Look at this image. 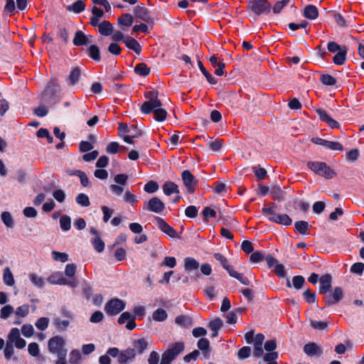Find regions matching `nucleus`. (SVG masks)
Wrapping results in <instances>:
<instances>
[{
  "instance_id": "f257e3e1",
  "label": "nucleus",
  "mask_w": 364,
  "mask_h": 364,
  "mask_svg": "<svg viewBox=\"0 0 364 364\" xmlns=\"http://www.w3.org/2000/svg\"><path fill=\"white\" fill-rule=\"evenodd\" d=\"M66 341L60 336L52 337L48 341V350L51 353H54L58 357L55 364H67L66 355L67 349L65 348Z\"/></svg>"
},
{
  "instance_id": "f03ea898",
  "label": "nucleus",
  "mask_w": 364,
  "mask_h": 364,
  "mask_svg": "<svg viewBox=\"0 0 364 364\" xmlns=\"http://www.w3.org/2000/svg\"><path fill=\"white\" fill-rule=\"evenodd\" d=\"M107 353L112 358H117L119 364H128L132 362L136 357L135 349L131 348L119 350L118 348L113 347L109 348Z\"/></svg>"
},
{
  "instance_id": "7ed1b4c3",
  "label": "nucleus",
  "mask_w": 364,
  "mask_h": 364,
  "mask_svg": "<svg viewBox=\"0 0 364 364\" xmlns=\"http://www.w3.org/2000/svg\"><path fill=\"white\" fill-rule=\"evenodd\" d=\"M183 350L184 343L183 342L171 344L168 348L163 353L159 364H171Z\"/></svg>"
},
{
  "instance_id": "20e7f679",
  "label": "nucleus",
  "mask_w": 364,
  "mask_h": 364,
  "mask_svg": "<svg viewBox=\"0 0 364 364\" xmlns=\"http://www.w3.org/2000/svg\"><path fill=\"white\" fill-rule=\"evenodd\" d=\"M55 82L50 81L43 94V100L50 105L56 104L60 99V87Z\"/></svg>"
},
{
  "instance_id": "39448f33",
  "label": "nucleus",
  "mask_w": 364,
  "mask_h": 364,
  "mask_svg": "<svg viewBox=\"0 0 364 364\" xmlns=\"http://www.w3.org/2000/svg\"><path fill=\"white\" fill-rule=\"evenodd\" d=\"M307 166L315 173L327 179L332 178L336 176L334 171L323 162L310 161Z\"/></svg>"
},
{
  "instance_id": "423d86ee",
  "label": "nucleus",
  "mask_w": 364,
  "mask_h": 364,
  "mask_svg": "<svg viewBox=\"0 0 364 364\" xmlns=\"http://www.w3.org/2000/svg\"><path fill=\"white\" fill-rule=\"evenodd\" d=\"M147 101L143 102L141 105V112L144 114H149L153 109L156 107H161V102L158 99V92L156 91H149L145 94Z\"/></svg>"
},
{
  "instance_id": "0eeeda50",
  "label": "nucleus",
  "mask_w": 364,
  "mask_h": 364,
  "mask_svg": "<svg viewBox=\"0 0 364 364\" xmlns=\"http://www.w3.org/2000/svg\"><path fill=\"white\" fill-rule=\"evenodd\" d=\"M247 8L256 15H267L270 13L272 4L267 0H255L250 1Z\"/></svg>"
},
{
  "instance_id": "6e6552de",
  "label": "nucleus",
  "mask_w": 364,
  "mask_h": 364,
  "mask_svg": "<svg viewBox=\"0 0 364 364\" xmlns=\"http://www.w3.org/2000/svg\"><path fill=\"white\" fill-rule=\"evenodd\" d=\"M126 304L122 299L114 298L109 300L105 306V312L109 316H115L124 309Z\"/></svg>"
},
{
  "instance_id": "1a4fd4ad",
  "label": "nucleus",
  "mask_w": 364,
  "mask_h": 364,
  "mask_svg": "<svg viewBox=\"0 0 364 364\" xmlns=\"http://www.w3.org/2000/svg\"><path fill=\"white\" fill-rule=\"evenodd\" d=\"M7 342L11 344H14V346L19 349L25 348L26 345V341L21 338L20 331L17 328H13L11 329L8 334Z\"/></svg>"
},
{
  "instance_id": "9d476101",
  "label": "nucleus",
  "mask_w": 364,
  "mask_h": 364,
  "mask_svg": "<svg viewBox=\"0 0 364 364\" xmlns=\"http://www.w3.org/2000/svg\"><path fill=\"white\" fill-rule=\"evenodd\" d=\"M164 208V203L157 197L151 198L144 206V209L156 213H161Z\"/></svg>"
},
{
  "instance_id": "9b49d317",
  "label": "nucleus",
  "mask_w": 364,
  "mask_h": 364,
  "mask_svg": "<svg viewBox=\"0 0 364 364\" xmlns=\"http://www.w3.org/2000/svg\"><path fill=\"white\" fill-rule=\"evenodd\" d=\"M155 220L156 222V225L159 229L171 237H176L177 232L176 231L170 226L163 218L160 217H155Z\"/></svg>"
},
{
  "instance_id": "f8f14e48",
  "label": "nucleus",
  "mask_w": 364,
  "mask_h": 364,
  "mask_svg": "<svg viewBox=\"0 0 364 364\" xmlns=\"http://www.w3.org/2000/svg\"><path fill=\"white\" fill-rule=\"evenodd\" d=\"M319 293L321 294H326L331 291L332 288V277L331 274H325L319 279Z\"/></svg>"
},
{
  "instance_id": "ddd939ff",
  "label": "nucleus",
  "mask_w": 364,
  "mask_h": 364,
  "mask_svg": "<svg viewBox=\"0 0 364 364\" xmlns=\"http://www.w3.org/2000/svg\"><path fill=\"white\" fill-rule=\"evenodd\" d=\"M343 297V291L341 287H335L332 296L326 295L324 297L326 305L330 306L339 302Z\"/></svg>"
},
{
  "instance_id": "4468645a",
  "label": "nucleus",
  "mask_w": 364,
  "mask_h": 364,
  "mask_svg": "<svg viewBox=\"0 0 364 364\" xmlns=\"http://www.w3.org/2000/svg\"><path fill=\"white\" fill-rule=\"evenodd\" d=\"M182 179L188 191L190 193H193L196 186V181L194 179V176L189 171L186 170L182 173Z\"/></svg>"
},
{
  "instance_id": "2eb2a0df",
  "label": "nucleus",
  "mask_w": 364,
  "mask_h": 364,
  "mask_svg": "<svg viewBox=\"0 0 364 364\" xmlns=\"http://www.w3.org/2000/svg\"><path fill=\"white\" fill-rule=\"evenodd\" d=\"M134 13L136 18L145 22H150L151 20V16L149 10L143 6L138 5L135 6L134 9Z\"/></svg>"
},
{
  "instance_id": "dca6fc26",
  "label": "nucleus",
  "mask_w": 364,
  "mask_h": 364,
  "mask_svg": "<svg viewBox=\"0 0 364 364\" xmlns=\"http://www.w3.org/2000/svg\"><path fill=\"white\" fill-rule=\"evenodd\" d=\"M128 321V323L126 325V328L128 330H133L136 327V323L134 321V316L133 314H130L129 312H124L121 314L118 319V323L119 324H123L126 321Z\"/></svg>"
},
{
  "instance_id": "f3484780",
  "label": "nucleus",
  "mask_w": 364,
  "mask_h": 364,
  "mask_svg": "<svg viewBox=\"0 0 364 364\" xmlns=\"http://www.w3.org/2000/svg\"><path fill=\"white\" fill-rule=\"evenodd\" d=\"M304 353L309 356L320 355L323 353L321 347L315 343H309L304 347Z\"/></svg>"
},
{
  "instance_id": "a211bd4d",
  "label": "nucleus",
  "mask_w": 364,
  "mask_h": 364,
  "mask_svg": "<svg viewBox=\"0 0 364 364\" xmlns=\"http://www.w3.org/2000/svg\"><path fill=\"white\" fill-rule=\"evenodd\" d=\"M304 16L310 20L316 19L318 16V11L314 5H308L304 9Z\"/></svg>"
},
{
  "instance_id": "6ab92c4d",
  "label": "nucleus",
  "mask_w": 364,
  "mask_h": 364,
  "mask_svg": "<svg viewBox=\"0 0 364 364\" xmlns=\"http://www.w3.org/2000/svg\"><path fill=\"white\" fill-rule=\"evenodd\" d=\"M270 194L273 199L278 201L285 200V192L278 186H274L270 188Z\"/></svg>"
},
{
  "instance_id": "aec40b11",
  "label": "nucleus",
  "mask_w": 364,
  "mask_h": 364,
  "mask_svg": "<svg viewBox=\"0 0 364 364\" xmlns=\"http://www.w3.org/2000/svg\"><path fill=\"white\" fill-rule=\"evenodd\" d=\"M199 267V262L193 257H186L184 259V269L187 272L197 270Z\"/></svg>"
},
{
  "instance_id": "412c9836",
  "label": "nucleus",
  "mask_w": 364,
  "mask_h": 364,
  "mask_svg": "<svg viewBox=\"0 0 364 364\" xmlns=\"http://www.w3.org/2000/svg\"><path fill=\"white\" fill-rule=\"evenodd\" d=\"M100 33L105 36H108L113 32V26L107 21H104L98 26Z\"/></svg>"
},
{
  "instance_id": "4be33fe9",
  "label": "nucleus",
  "mask_w": 364,
  "mask_h": 364,
  "mask_svg": "<svg viewBox=\"0 0 364 364\" xmlns=\"http://www.w3.org/2000/svg\"><path fill=\"white\" fill-rule=\"evenodd\" d=\"M89 43L88 37L81 31L75 33L73 44L76 46H85Z\"/></svg>"
},
{
  "instance_id": "5701e85b",
  "label": "nucleus",
  "mask_w": 364,
  "mask_h": 364,
  "mask_svg": "<svg viewBox=\"0 0 364 364\" xmlns=\"http://www.w3.org/2000/svg\"><path fill=\"white\" fill-rule=\"evenodd\" d=\"M163 191L165 195L170 196L173 193H179V190L178 186L171 181H166L163 185Z\"/></svg>"
},
{
  "instance_id": "b1692460",
  "label": "nucleus",
  "mask_w": 364,
  "mask_h": 364,
  "mask_svg": "<svg viewBox=\"0 0 364 364\" xmlns=\"http://www.w3.org/2000/svg\"><path fill=\"white\" fill-rule=\"evenodd\" d=\"M48 282L51 284H59L65 283V278L63 276V274L60 272H56L50 275L48 279Z\"/></svg>"
},
{
  "instance_id": "393cba45",
  "label": "nucleus",
  "mask_w": 364,
  "mask_h": 364,
  "mask_svg": "<svg viewBox=\"0 0 364 364\" xmlns=\"http://www.w3.org/2000/svg\"><path fill=\"white\" fill-rule=\"evenodd\" d=\"M133 346L134 348H132L135 349L136 354H141L146 349L148 342L144 338L138 339L134 341Z\"/></svg>"
},
{
  "instance_id": "a878e982",
  "label": "nucleus",
  "mask_w": 364,
  "mask_h": 364,
  "mask_svg": "<svg viewBox=\"0 0 364 364\" xmlns=\"http://www.w3.org/2000/svg\"><path fill=\"white\" fill-rule=\"evenodd\" d=\"M127 48L133 50L135 53H139L141 51V46L136 40L132 37H126L124 40Z\"/></svg>"
},
{
  "instance_id": "bb28decb",
  "label": "nucleus",
  "mask_w": 364,
  "mask_h": 364,
  "mask_svg": "<svg viewBox=\"0 0 364 364\" xmlns=\"http://www.w3.org/2000/svg\"><path fill=\"white\" fill-rule=\"evenodd\" d=\"M271 222L280 225H289L291 224V219L287 214H277L274 218H271Z\"/></svg>"
},
{
  "instance_id": "cd10ccee",
  "label": "nucleus",
  "mask_w": 364,
  "mask_h": 364,
  "mask_svg": "<svg viewBox=\"0 0 364 364\" xmlns=\"http://www.w3.org/2000/svg\"><path fill=\"white\" fill-rule=\"evenodd\" d=\"M53 325L60 331H65L70 325L69 319H62L59 317H56L53 319Z\"/></svg>"
},
{
  "instance_id": "c85d7f7f",
  "label": "nucleus",
  "mask_w": 364,
  "mask_h": 364,
  "mask_svg": "<svg viewBox=\"0 0 364 364\" xmlns=\"http://www.w3.org/2000/svg\"><path fill=\"white\" fill-rule=\"evenodd\" d=\"M3 280L4 284L7 286L11 287L14 284V278L9 267H6L4 269Z\"/></svg>"
},
{
  "instance_id": "c756f323",
  "label": "nucleus",
  "mask_w": 364,
  "mask_h": 364,
  "mask_svg": "<svg viewBox=\"0 0 364 364\" xmlns=\"http://www.w3.org/2000/svg\"><path fill=\"white\" fill-rule=\"evenodd\" d=\"M80 75H81L80 70L78 68H73L71 70L70 75L68 77L69 85H72V86L75 85L80 80Z\"/></svg>"
},
{
  "instance_id": "7c9ffc66",
  "label": "nucleus",
  "mask_w": 364,
  "mask_h": 364,
  "mask_svg": "<svg viewBox=\"0 0 364 364\" xmlns=\"http://www.w3.org/2000/svg\"><path fill=\"white\" fill-rule=\"evenodd\" d=\"M347 49L344 47L342 50L338 52L333 57V63L336 65H343L346 61V56Z\"/></svg>"
},
{
  "instance_id": "2f4dec72",
  "label": "nucleus",
  "mask_w": 364,
  "mask_h": 364,
  "mask_svg": "<svg viewBox=\"0 0 364 364\" xmlns=\"http://www.w3.org/2000/svg\"><path fill=\"white\" fill-rule=\"evenodd\" d=\"M154 113V119L158 122H163L166 119L167 112L161 107H154L152 110Z\"/></svg>"
},
{
  "instance_id": "473e14b6",
  "label": "nucleus",
  "mask_w": 364,
  "mask_h": 364,
  "mask_svg": "<svg viewBox=\"0 0 364 364\" xmlns=\"http://www.w3.org/2000/svg\"><path fill=\"white\" fill-rule=\"evenodd\" d=\"M167 313L166 311L163 309H157L156 311H154L152 314V318L156 321H164L167 318Z\"/></svg>"
},
{
  "instance_id": "72a5a7b5",
  "label": "nucleus",
  "mask_w": 364,
  "mask_h": 364,
  "mask_svg": "<svg viewBox=\"0 0 364 364\" xmlns=\"http://www.w3.org/2000/svg\"><path fill=\"white\" fill-rule=\"evenodd\" d=\"M29 279L32 284L38 288H42L45 284V279L35 273L30 274Z\"/></svg>"
},
{
  "instance_id": "f704fd0d",
  "label": "nucleus",
  "mask_w": 364,
  "mask_h": 364,
  "mask_svg": "<svg viewBox=\"0 0 364 364\" xmlns=\"http://www.w3.org/2000/svg\"><path fill=\"white\" fill-rule=\"evenodd\" d=\"M82 358V355L79 350L74 349L70 352L68 362L70 364H79Z\"/></svg>"
},
{
  "instance_id": "c9c22d12",
  "label": "nucleus",
  "mask_w": 364,
  "mask_h": 364,
  "mask_svg": "<svg viewBox=\"0 0 364 364\" xmlns=\"http://www.w3.org/2000/svg\"><path fill=\"white\" fill-rule=\"evenodd\" d=\"M85 9V4L82 1H77L72 5H69L67 9L70 11H73L75 14H79L83 11Z\"/></svg>"
},
{
  "instance_id": "e433bc0d",
  "label": "nucleus",
  "mask_w": 364,
  "mask_h": 364,
  "mask_svg": "<svg viewBox=\"0 0 364 364\" xmlns=\"http://www.w3.org/2000/svg\"><path fill=\"white\" fill-rule=\"evenodd\" d=\"M88 55L95 61L99 62L101 60L100 49L97 46H90L88 48Z\"/></svg>"
},
{
  "instance_id": "4c0bfd02",
  "label": "nucleus",
  "mask_w": 364,
  "mask_h": 364,
  "mask_svg": "<svg viewBox=\"0 0 364 364\" xmlns=\"http://www.w3.org/2000/svg\"><path fill=\"white\" fill-rule=\"evenodd\" d=\"M1 220L4 224L9 228H14V221L9 212L5 211L1 213Z\"/></svg>"
},
{
  "instance_id": "58836bf2",
  "label": "nucleus",
  "mask_w": 364,
  "mask_h": 364,
  "mask_svg": "<svg viewBox=\"0 0 364 364\" xmlns=\"http://www.w3.org/2000/svg\"><path fill=\"white\" fill-rule=\"evenodd\" d=\"M134 71L136 74L141 76H146L150 73V69L147 67V65L141 63L137 64L134 68Z\"/></svg>"
},
{
  "instance_id": "ea45409f",
  "label": "nucleus",
  "mask_w": 364,
  "mask_h": 364,
  "mask_svg": "<svg viewBox=\"0 0 364 364\" xmlns=\"http://www.w3.org/2000/svg\"><path fill=\"white\" fill-rule=\"evenodd\" d=\"M294 227L298 232L305 235L309 229V223L306 221L300 220L295 223Z\"/></svg>"
},
{
  "instance_id": "a19ab883",
  "label": "nucleus",
  "mask_w": 364,
  "mask_h": 364,
  "mask_svg": "<svg viewBox=\"0 0 364 364\" xmlns=\"http://www.w3.org/2000/svg\"><path fill=\"white\" fill-rule=\"evenodd\" d=\"M275 208L276 205L274 204H272L270 207H264L262 209V214L267 217L268 219L271 221V218H274L277 216V213H275Z\"/></svg>"
},
{
  "instance_id": "79ce46f5",
  "label": "nucleus",
  "mask_w": 364,
  "mask_h": 364,
  "mask_svg": "<svg viewBox=\"0 0 364 364\" xmlns=\"http://www.w3.org/2000/svg\"><path fill=\"white\" fill-rule=\"evenodd\" d=\"M92 244L97 252H102L105 249V242L101 240L99 235H97V237H95L92 240Z\"/></svg>"
},
{
  "instance_id": "37998d69",
  "label": "nucleus",
  "mask_w": 364,
  "mask_h": 364,
  "mask_svg": "<svg viewBox=\"0 0 364 364\" xmlns=\"http://www.w3.org/2000/svg\"><path fill=\"white\" fill-rule=\"evenodd\" d=\"M118 23L123 26H130L133 23V17L130 14H124L118 18Z\"/></svg>"
},
{
  "instance_id": "c03bdc74",
  "label": "nucleus",
  "mask_w": 364,
  "mask_h": 364,
  "mask_svg": "<svg viewBox=\"0 0 364 364\" xmlns=\"http://www.w3.org/2000/svg\"><path fill=\"white\" fill-rule=\"evenodd\" d=\"M76 203L81 206L88 207L90 205L88 196L85 193H79L75 198Z\"/></svg>"
},
{
  "instance_id": "a18cd8bd",
  "label": "nucleus",
  "mask_w": 364,
  "mask_h": 364,
  "mask_svg": "<svg viewBox=\"0 0 364 364\" xmlns=\"http://www.w3.org/2000/svg\"><path fill=\"white\" fill-rule=\"evenodd\" d=\"M60 225L63 231H68L71 227V219L69 216L64 215L60 219Z\"/></svg>"
},
{
  "instance_id": "49530a36",
  "label": "nucleus",
  "mask_w": 364,
  "mask_h": 364,
  "mask_svg": "<svg viewBox=\"0 0 364 364\" xmlns=\"http://www.w3.org/2000/svg\"><path fill=\"white\" fill-rule=\"evenodd\" d=\"M175 322L176 324L181 326L188 327L191 326V319L185 316H177L175 319Z\"/></svg>"
},
{
  "instance_id": "de8ad7c7",
  "label": "nucleus",
  "mask_w": 364,
  "mask_h": 364,
  "mask_svg": "<svg viewBox=\"0 0 364 364\" xmlns=\"http://www.w3.org/2000/svg\"><path fill=\"white\" fill-rule=\"evenodd\" d=\"M48 324L49 319L47 317H41L38 318L35 323L36 328L40 331L46 330L48 328Z\"/></svg>"
},
{
  "instance_id": "09e8293b",
  "label": "nucleus",
  "mask_w": 364,
  "mask_h": 364,
  "mask_svg": "<svg viewBox=\"0 0 364 364\" xmlns=\"http://www.w3.org/2000/svg\"><path fill=\"white\" fill-rule=\"evenodd\" d=\"M14 312V307L11 305L4 306L0 312V316L3 319H6Z\"/></svg>"
},
{
  "instance_id": "8fccbe9b",
  "label": "nucleus",
  "mask_w": 364,
  "mask_h": 364,
  "mask_svg": "<svg viewBox=\"0 0 364 364\" xmlns=\"http://www.w3.org/2000/svg\"><path fill=\"white\" fill-rule=\"evenodd\" d=\"M29 313V306L28 304H23L18 306L16 311L15 314L18 317H26Z\"/></svg>"
},
{
  "instance_id": "3c124183",
  "label": "nucleus",
  "mask_w": 364,
  "mask_h": 364,
  "mask_svg": "<svg viewBox=\"0 0 364 364\" xmlns=\"http://www.w3.org/2000/svg\"><path fill=\"white\" fill-rule=\"evenodd\" d=\"M53 259L55 261H60L61 262H65L68 260V255L65 252H59L57 251L52 252Z\"/></svg>"
},
{
  "instance_id": "603ef678",
  "label": "nucleus",
  "mask_w": 364,
  "mask_h": 364,
  "mask_svg": "<svg viewBox=\"0 0 364 364\" xmlns=\"http://www.w3.org/2000/svg\"><path fill=\"white\" fill-rule=\"evenodd\" d=\"M159 189V185L154 181H150L146 183L144 187V191L149 193H155Z\"/></svg>"
},
{
  "instance_id": "864d4df0",
  "label": "nucleus",
  "mask_w": 364,
  "mask_h": 364,
  "mask_svg": "<svg viewBox=\"0 0 364 364\" xmlns=\"http://www.w3.org/2000/svg\"><path fill=\"white\" fill-rule=\"evenodd\" d=\"M325 147L327 149H329L331 150L334 151H343V145L338 141H326Z\"/></svg>"
},
{
  "instance_id": "5fc2aeb1",
  "label": "nucleus",
  "mask_w": 364,
  "mask_h": 364,
  "mask_svg": "<svg viewBox=\"0 0 364 364\" xmlns=\"http://www.w3.org/2000/svg\"><path fill=\"white\" fill-rule=\"evenodd\" d=\"M21 332L25 337L30 338L34 333V328L31 324H24L21 327Z\"/></svg>"
},
{
  "instance_id": "6e6d98bb",
  "label": "nucleus",
  "mask_w": 364,
  "mask_h": 364,
  "mask_svg": "<svg viewBox=\"0 0 364 364\" xmlns=\"http://www.w3.org/2000/svg\"><path fill=\"white\" fill-rule=\"evenodd\" d=\"M363 270H364V264L362 262L354 263L350 267V272L358 274V275H361L363 272Z\"/></svg>"
},
{
  "instance_id": "4d7b16f0",
  "label": "nucleus",
  "mask_w": 364,
  "mask_h": 364,
  "mask_svg": "<svg viewBox=\"0 0 364 364\" xmlns=\"http://www.w3.org/2000/svg\"><path fill=\"white\" fill-rule=\"evenodd\" d=\"M197 346L200 350L204 351L206 354L205 351H208L210 342L207 338H202L198 340Z\"/></svg>"
},
{
  "instance_id": "13d9d810",
  "label": "nucleus",
  "mask_w": 364,
  "mask_h": 364,
  "mask_svg": "<svg viewBox=\"0 0 364 364\" xmlns=\"http://www.w3.org/2000/svg\"><path fill=\"white\" fill-rule=\"evenodd\" d=\"M321 81L323 85H334L336 83V80L330 75H323L321 77Z\"/></svg>"
},
{
  "instance_id": "bf43d9fd",
  "label": "nucleus",
  "mask_w": 364,
  "mask_h": 364,
  "mask_svg": "<svg viewBox=\"0 0 364 364\" xmlns=\"http://www.w3.org/2000/svg\"><path fill=\"white\" fill-rule=\"evenodd\" d=\"M77 267L75 264H68L65 268V274L68 277H74L76 273Z\"/></svg>"
},
{
  "instance_id": "052dcab7",
  "label": "nucleus",
  "mask_w": 364,
  "mask_h": 364,
  "mask_svg": "<svg viewBox=\"0 0 364 364\" xmlns=\"http://www.w3.org/2000/svg\"><path fill=\"white\" fill-rule=\"evenodd\" d=\"M222 326L223 321L219 318H215L209 323V328L213 331H218V330L222 327Z\"/></svg>"
},
{
  "instance_id": "680f3d73",
  "label": "nucleus",
  "mask_w": 364,
  "mask_h": 364,
  "mask_svg": "<svg viewBox=\"0 0 364 364\" xmlns=\"http://www.w3.org/2000/svg\"><path fill=\"white\" fill-rule=\"evenodd\" d=\"M305 282V279L302 276H295L292 279L293 286L296 289H300Z\"/></svg>"
},
{
  "instance_id": "e2e57ef3",
  "label": "nucleus",
  "mask_w": 364,
  "mask_h": 364,
  "mask_svg": "<svg viewBox=\"0 0 364 364\" xmlns=\"http://www.w3.org/2000/svg\"><path fill=\"white\" fill-rule=\"evenodd\" d=\"M203 215L204 217V220L208 221L210 218H215L216 212L215 210L210 208V207H205L203 210Z\"/></svg>"
},
{
  "instance_id": "0e129e2a",
  "label": "nucleus",
  "mask_w": 364,
  "mask_h": 364,
  "mask_svg": "<svg viewBox=\"0 0 364 364\" xmlns=\"http://www.w3.org/2000/svg\"><path fill=\"white\" fill-rule=\"evenodd\" d=\"M251 348L249 346L242 347L237 353V356L240 359H245L248 358L251 353Z\"/></svg>"
},
{
  "instance_id": "69168bd1",
  "label": "nucleus",
  "mask_w": 364,
  "mask_h": 364,
  "mask_svg": "<svg viewBox=\"0 0 364 364\" xmlns=\"http://www.w3.org/2000/svg\"><path fill=\"white\" fill-rule=\"evenodd\" d=\"M214 257L217 261L220 262L223 268L225 269L226 270L230 267V265L228 264V262L225 257H224L220 253L214 254Z\"/></svg>"
},
{
  "instance_id": "338daca9",
  "label": "nucleus",
  "mask_w": 364,
  "mask_h": 364,
  "mask_svg": "<svg viewBox=\"0 0 364 364\" xmlns=\"http://www.w3.org/2000/svg\"><path fill=\"white\" fill-rule=\"evenodd\" d=\"M128 176L125 174L120 173L114 176V181L117 185L126 186Z\"/></svg>"
},
{
  "instance_id": "774afa93",
  "label": "nucleus",
  "mask_w": 364,
  "mask_h": 364,
  "mask_svg": "<svg viewBox=\"0 0 364 364\" xmlns=\"http://www.w3.org/2000/svg\"><path fill=\"white\" fill-rule=\"evenodd\" d=\"M289 1L290 0H282L277 1L273 7V12L274 14H279L282 9L289 4Z\"/></svg>"
}]
</instances>
